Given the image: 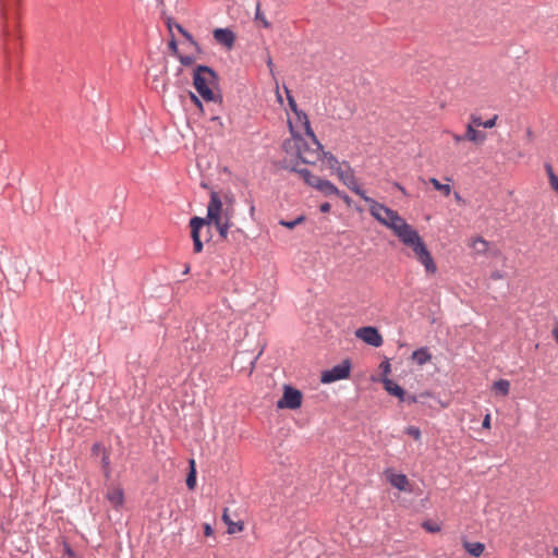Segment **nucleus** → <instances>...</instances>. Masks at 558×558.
Returning <instances> with one entry per match:
<instances>
[{
  "label": "nucleus",
  "mask_w": 558,
  "mask_h": 558,
  "mask_svg": "<svg viewBox=\"0 0 558 558\" xmlns=\"http://www.w3.org/2000/svg\"><path fill=\"white\" fill-rule=\"evenodd\" d=\"M371 215L381 225L388 227L405 245L412 248L416 259L424 266L426 274L435 275L437 266L418 232L409 225L396 210L366 196Z\"/></svg>",
  "instance_id": "nucleus-1"
},
{
  "label": "nucleus",
  "mask_w": 558,
  "mask_h": 558,
  "mask_svg": "<svg viewBox=\"0 0 558 558\" xmlns=\"http://www.w3.org/2000/svg\"><path fill=\"white\" fill-rule=\"evenodd\" d=\"M234 216V199L233 197L226 196L225 201L221 199L219 193L213 191L207 206V217H193L190 220L191 236L193 240L194 253L203 251V242L201 240V231L203 228L208 227L210 223L231 222Z\"/></svg>",
  "instance_id": "nucleus-2"
},
{
  "label": "nucleus",
  "mask_w": 558,
  "mask_h": 558,
  "mask_svg": "<svg viewBox=\"0 0 558 558\" xmlns=\"http://www.w3.org/2000/svg\"><path fill=\"white\" fill-rule=\"evenodd\" d=\"M308 138L310 143L301 135H294L283 142L282 149L286 154L282 160L283 168L292 171V167L296 168L299 162L315 165L323 159V145L316 135L308 136Z\"/></svg>",
  "instance_id": "nucleus-3"
},
{
  "label": "nucleus",
  "mask_w": 558,
  "mask_h": 558,
  "mask_svg": "<svg viewBox=\"0 0 558 558\" xmlns=\"http://www.w3.org/2000/svg\"><path fill=\"white\" fill-rule=\"evenodd\" d=\"M193 85L205 101L222 102V97L215 94L218 85L216 72L207 65H197L193 74Z\"/></svg>",
  "instance_id": "nucleus-4"
},
{
  "label": "nucleus",
  "mask_w": 558,
  "mask_h": 558,
  "mask_svg": "<svg viewBox=\"0 0 558 558\" xmlns=\"http://www.w3.org/2000/svg\"><path fill=\"white\" fill-rule=\"evenodd\" d=\"M292 171L299 173V175L303 179L305 184L316 189L325 196L337 195L339 193V189L332 182L312 174L308 169H299L292 167Z\"/></svg>",
  "instance_id": "nucleus-5"
},
{
  "label": "nucleus",
  "mask_w": 558,
  "mask_h": 558,
  "mask_svg": "<svg viewBox=\"0 0 558 558\" xmlns=\"http://www.w3.org/2000/svg\"><path fill=\"white\" fill-rule=\"evenodd\" d=\"M303 395L299 389L289 385L283 387V395L277 402L278 409L296 410L302 405Z\"/></svg>",
  "instance_id": "nucleus-6"
},
{
  "label": "nucleus",
  "mask_w": 558,
  "mask_h": 558,
  "mask_svg": "<svg viewBox=\"0 0 558 558\" xmlns=\"http://www.w3.org/2000/svg\"><path fill=\"white\" fill-rule=\"evenodd\" d=\"M288 123L291 136L301 135L300 132L304 131L305 135L314 137V131L312 130L308 117L304 111L300 110L294 113L293 118H290Z\"/></svg>",
  "instance_id": "nucleus-7"
},
{
  "label": "nucleus",
  "mask_w": 558,
  "mask_h": 558,
  "mask_svg": "<svg viewBox=\"0 0 558 558\" xmlns=\"http://www.w3.org/2000/svg\"><path fill=\"white\" fill-rule=\"evenodd\" d=\"M337 175L345 186H348L353 193L359 195L362 199H364L367 196L365 191L357 183V180L354 175V171L349 165L345 166V169L338 167Z\"/></svg>",
  "instance_id": "nucleus-8"
},
{
  "label": "nucleus",
  "mask_w": 558,
  "mask_h": 558,
  "mask_svg": "<svg viewBox=\"0 0 558 558\" xmlns=\"http://www.w3.org/2000/svg\"><path fill=\"white\" fill-rule=\"evenodd\" d=\"M351 363L349 360H344L342 363L335 365L332 368L323 372L322 383L329 384L337 380L345 379L350 376Z\"/></svg>",
  "instance_id": "nucleus-9"
},
{
  "label": "nucleus",
  "mask_w": 558,
  "mask_h": 558,
  "mask_svg": "<svg viewBox=\"0 0 558 558\" xmlns=\"http://www.w3.org/2000/svg\"><path fill=\"white\" fill-rule=\"evenodd\" d=\"M355 336L374 348H379L384 342L383 336L379 333L378 329L372 326L356 329Z\"/></svg>",
  "instance_id": "nucleus-10"
},
{
  "label": "nucleus",
  "mask_w": 558,
  "mask_h": 558,
  "mask_svg": "<svg viewBox=\"0 0 558 558\" xmlns=\"http://www.w3.org/2000/svg\"><path fill=\"white\" fill-rule=\"evenodd\" d=\"M213 36L218 44L225 46L228 49H231L235 41V35L229 28H216L213 32Z\"/></svg>",
  "instance_id": "nucleus-11"
},
{
  "label": "nucleus",
  "mask_w": 558,
  "mask_h": 558,
  "mask_svg": "<svg viewBox=\"0 0 558 558\" xmlns=\"http://www.w3.org/2000/svg\"><path fill=\"white\" fill-rule=\"evenodd\" d=\"M385 474L387 476L388 482L393 486L395 488L399 490H407L409 486V480L405 474L402 473H393L392 470L388 469L385 471Z\"/></svg>",
  "instance_id": "nucleus-12"
},
{
  "label": "nucleus",
  "mask_w": 558,
  "mask_h": 558,
  "mask_svg": "<svg viewBox=\"0 0 558 558\" xmlns=\"http://www.w3.org/2000/svg\"><path fill=\"white\" fill-rule=\"evenodd\" d=\"M106 499L110 502V505L114 509H117V510L120 509L124 502L123 489L119 486L109 488L106 494Z\"/></svg>",
  "instance_id": "nucleus-13"
},
{
  "label": "nucleus",
  "mask_w": 558,
  "mask_h": 558,
  "mask_svg": "<svg viewBox=\"0 0 558 558\" xmlns=\"http://www.w3.org/2000/svg\"><path fill=\"white\" fill-rule=\"evenodd\" d=\"M462 545L468 554L476 558L481 557L485 550V544L481 542H469L466 538H463Z\"/></svg>",
  "instance_id": "nucleus-14"
},
{
  "label": "nucleus",
  "mask_w": 558,
  "mask_h": 558,
  "mask_svg": "<svg viewBox=\"0 0 558 558\" xmlns=\"http://www.w3.org/2000/svg\"><path fill=\"white\" fill-rule=\"evenodd\" d=\"M222 521L228 525V533L234 534L244 530V523L242 521L234 522L228 514V508H225L222 513Z\"/></svg>",
  "instance_id": "nucleus-15"
},
{
  "label": "nucleus",
  "mask_w": 558,
  "mask_h": 558,
  "mask_svg": "<svg viewBox=\"0 0 558 558\" xmlns=\"http://www.w3.org/2000/svg\"><path fill=\"white\" fill-rule=\"evenodd\" d=\"M465 138L466 141L473 142L475 144H481L486 140V134L477 131L473 128V124H468L465 129Z\"/></svg>",
  "instance_id": "nucleus-16"
},
{
  "label": "nucleus",
  "mask_w": 558,
  "mask_h": 558,
  "mask_svg": "<svg viewBox=\"0 0 558 558\" xmlns=\"http://www.w3.org/2000/svg\"><path fill=\"white\" fill-rule=\"evenodd\" d=\"M470 246L478 255H485L489 250V242L482 236H475L471 240Z\"/></svg>",
  "instance_id": "nucleus-17"
},
{
  "label": "nucleus",
  "mask_w": 558,
  "mask_h": 558,
  "mask_svg": "<svg viewBox=\"0 0 558 558\" xmlns=\"http://www.w3.org/2000/svg\"><path fill=\"white\" fill-rule=\"evenodd\" d=\"M385 389L392 396L398 397L400 400H403L404 398V390L402 387H400L398 384L392 381L391 379H384L383 380Z\"/></svg>",
  "instance_id": "nucleus-18"
},
{
  "label": "nucleus",
  "mask_w": 558,
  "mask_h": 558,
  "mask_svg": "<svg viewBox=\"0 0 558 558\" xmlns=\"http://www.w3.org/2000/svg\"><path fill=\"white\" fill-rule=\"evenodd\" d=\"M412 359L418 364L424 365L432 360V354L427 348H420L412 353Z\"/></svg>",
  "instance_id": "nucleus-19"
},
{
  "label": "nucleus",
  "mask_w": 558,
  "mask_h": 558,
  "mask_svg": "<svg viewBox=\"0 0 558 558\" xmlns=\"http://www.w3.org/2000/svg\"><path fill=\"white\" fill-rule=\"evenodd\" d=\"M15 2L16 0H0V16L3 21L9 20Z\"/></svg>",
  "instance_id": "nucleus-20"
},
{
  "label": "nucleus",
  "mask_w": 558,
  "mask_h": 558,
  "mask_svg": "<svg viewBox=\"0 0 558 558\" xmlns=\"http://www.w3.org/2000/svg\"><path fill=\"white\" fill-rule=\"evenodd\" d=\"M493 390L497 393L506 397L509 395L510 383L507 379H499L493 384Z\"/></svg>",
  "instance_id": "nucleus-21"
},
{
  "label": "nucleus",
  "mask_w": 558,
  "mask_h": 558,
  "mask_svg": "<svg viewBox=\"0 0 558 558\" xmlns=\"http://www.w3.org/2000/svg\"><path fill=\"white\" fill-rule=\"evenodd\" d=\"M101 468H102V472H104V475L107 480L110 478L111 476V462H110V452L109 450L108 451H104V453L101 454Z\"/></svg>",
  "instance_id": "nucleus-22"
},
{
  "label": "nucleus",
  "mask_w": 558,
  "mask_h": 558,
  "mask_svg": "<svg viewBox=\"0 0 558 558\" xmlns=\"http://www.w3.org/2000/svg\"><path fill=\"white\" fill-rule=\"evenodd\" d=\"M186 486L189 489H194L196 486V470L195 461L193 459L190 460V472L186 477Z\"/></svg>",
  "instance_id": "nucleus-23"
},
{
  "label": "nucleus",
  "mask_w": 558,
  "mask_h": 558,
  "mask_svg": "<svg viewBox=\"0 0 558 558\" xmlns=\"http://www.w3.org/2000/svg\"><path fill=\"white\" fill-rule=\"evenodd\" d=\"M545 170L548 175L550 187L558 193V177L555 174L550 163L545 165Z\"/></svg>",
  "instance_id": "nucleus-24"
},
{
  "label": "nucleus",
  "mask_w": 558,
  "mask_h": 558,
  "mask_svg": "<svg viewBox=\"0 0 558 558\" xmlns=\"http://www.w3.org/2000/svg\"><path fill=\"white\" fill-rule=\"evenodd\" d=\"M175 28L196 50H199L198 43L190 32H187L181 24H175Z\"/></svg>",
  "instance_id": "nucleus-25"
},
{
  "label": "nucleus",
  "mask_w": 558,
  "mask_h": 558,
  "mask_svg": "<svg viewBox=\"0 0 558 558\" xmlns=\"http://www.w3.org/2000/svg\"><path fill=\"white\" fill-rule=\"evenodd\" d=\"M429 182L434 189L441 192L444 196H449L451 194V186L449 184H442L436 178H430Z\"/></svg>",
  "instance_id": "nucleus-26"
},
{
  "label": "nucleus",
  "mask_w": 558,
  "mask_h": 558,
  "mask_svg": "<svg viewBox=\"0 0 558 558\" xmlns=\"http://www.w3.org/2000/svg\"><path fill=\"white\" fill-rule=\"evenodd\" d=\"M220 235L221 239L226 240L228 238L229 229L232 226L231 222H219L214 225Z\"/></svg>",
  "instance_id": "nucleus-27"
},
{
  "label": "nucleus",
  "mask_w": 558,
  "mask_h": 558,
  "mask_svg": "<svg viewBox=\"0 0 558 558\" xmlns=\"http://www.w3.org/2000/svg\"><path fill=\"white\" fill-rule=\"evenodd\" d=\"M422 527L429 533H438L441 530L439 523L427 520L422 523Z\"/></svg>",
  "instance_id": "nucleus-28"
},
{
  "label": "nucleus",
  "mask_w": 558,
  "mask_h": 558,
  "mask_svg": "<svg viewBox=\"0 0 558 558\" xmlns=\"http://www.w3.org/2000/svg\"><path fill=\"white\" fill-rule=\"evenodd\" d=\"M305 221V216L301 215L296 217L294 220L287 221V220H280L279 223L288 229H294L298 225H301Z\"/></svg>",
  "instance_id": "nucleus-29"
},
{
  "label": "nucleus",
  "mask_w": 558,
  "mask_h": 558,
  "mask_svg": "<svg viewBox=\"0 0 558 558\" xmlns=\"http://www.w3.org/2000/svg\"><path fill=\"white\" fill-rule=\"evenodd\" d=\"M323 158L327 160L331 169H335L339 165L338 159L331 153L324 151Z\"/></svg>",
  "instance_id": "nucleus-30"
},
{
  "label": "nucleus",
  "mask_w": 558,
  "mask_h": 558,
  "mask_svg": "<svg viewBox=\"0 0 558 558\" xmlns=\"http://www.w3.org/2000/svg\"><path fill=\"white\" fill-rule=\"evenodd\" d=\"M405 434H408L409 436H411L415 440H420L421 439V430L416 426H413V425L408 426L405 428Z\"/></svg>",
  "instance_id": "nucleus-31"
},
{
  "label": "nucleus",
  "mask_w": 558,
  "mask_h": 558,
  "mask_svg": "<svg viewBox=\"0 0 558 558\" xmlns=\"http://www.w3.org/2000/svg\"><path fill=\"white\" fill-rule=\"evenodd\" d=\"M104 451H108V449L101 442H95L92 446V454L93 456H101Z\"/></svg>",
  "instance_id": "nucleus-32"
},
{
  "label": "nucleus",
  "mask_w": 558,
  "mask_h": 558,
  "mask_svg": "<svg viewBox=\"0 0 558 558\" xmlns=\"http://www.w3.org/2000/svg\"><path fill=\"white\" fill-rule=\"evenodd\" d=\"M182 65L189 66L192 65L195 62V58L193 56H183L178 54L177 57Z\"/></svg>",
  "instance_id": "nucleus-33"
},
{
  "label": "nucleus",
  "mask_w": 558,
  "mask_h": 558,
  "mask_svg": "<svg viewBox=\"0 0 558 558\" xmlns=\"http://www.w3.org/2000/svg\"><path fill=\"white\" fill-rule=\"evenodd\" d=\"M484 121H482L480 116L471 114L470 117V123L473 124V128H480L483 126Z\"/></svg>",
  "instance_id": "nucleus-34"
},
{
  "label": "nucleus",
  "mask_w": 558,
  "mask_h": 558,
  "mask_svg": "<svg viewBox=\"0 0 558 558\" xmlns=\"http://www.w3.org/2000/svg\"><path fill=\"white\" fill-rule=\"evenodd\" d=\"M287 96H288L289 107L292 110L293 114L296 113L298 111H300L298 109V106H296V102H295L294 98L290 95L289 90H287Z\"/></svg>",
  "instance_id": "nucleus-35"
},
{
  "label": "nucleus",
  "mask_w": 558,
  "mask_h": 558,
  "mask_svg": "<svg viewBox=\"0 0 558 558\" xmlns=\"http://www.w3.org/2000/svg\"><path fill=\"white\" fill-rule=\"evenodd\" d=\"M497 120H498V116H497V114H494V116H493V118H490V119H488V120L484 121V123H483V128H485V129H492V128H494V126L496 125Z\"/></svg>",
  "instance_id": "nucleus-36"
},
{
  "label": "nucleus",
  "mask_w": 558,
  "mask_h": 558,
  "mask_svg": "<svg viewBox=\"0 0 558 558\" xmlns=\"http://www.w3.org/2000/svg\"><path fill=\"white\" fill-rule=\"evenodd\" d=\"M168 46H169V49L172 51V53L175 57H178V54H180L179 53V49H178V44H177V41H175L173 36L171 37V40L169 41Z\"/></svg>",
  "instance_id": "nucleus-37"
},
{
  "label": "nucleus",
  "mask_w": 558,
  "mask_h": 558,
  "mask_svg": "<svg viewBox=\"0 0 558 558\" xmlns=\"http://www.w3.org/2000/svg\"><path fill=\"white\" fill-rule=\"evenodd\" d=\"M445 133H448L452 136L453 141L458 144L462 141H466L465 138V134L464 135H460V134H457V133H453L451 131H445Z\"/></svg>",
  "instance_id": "nucleus-38"
},
{
  "label": "nucleus",
  "mask_w": 558,
  "mask_h": 558,
  "mask_svg": "<svg viewBox=\"0 0 558 558\" xmlns=\"http://www.w3.org/2000/svg\"><path fill=\"white\" fill-rule=\"evenodd\" d=\"M341 198L348 206H351V198L348 194L339 190V193L336 195Z\"/></svg>",
  "instance_id": "nucleus-39"
},
{
  "label": "nucleus",
  "mask_w": 558,
  "mask_h": 558,
  "mask_svg": "<svg viewBox=\"0 0 558 558\" xmlns=\"http://www.w3.org/2000/svg\"><path fill=\"white\" fill-rule=\"evenodd\" d=\"M483 428L490 429V414L487 413L482 422Z\"/></svg>",
  "instance_id": "nucleus-40"
},
{
  "label": "nucleus",
  "mask_w": 558,
  "mask_h": 558,
  "mask_svg": "<svg viewBox=\"0 0 558 558\" xmlns=\"http://www.w3.org/2000/svg\"><path fill=\"white\" fill-rule=\"evenodd\" d=\"M330 208H331V206H330V204H329V203H323V204H320V206H319V210H320V213H324V214L329 213V211H330Z\"/></svg>",
  "instance_id": "nucleus-41"
},
{
  "label": "nucleus",
  "mask_w": 558,
  "mask_h": 558,
  "mask_svg": "<svg viewBox=\"0 0 558 558\" xmlns=\"http://www.w3.org/2000/svg\"><path fill=\"white\" fill-rule=\"evenodd\" d=\"M204 534H205L206 536H211V535L214 534V530H213V527L210 526V524L206 523V524L204 525Z\"/></svg>",
  "instance_id": "nucleus-42"
},
{
  "label": "nucleus",
  "mask_w": 558,
  "mask_h": 558,
  "mask_svg": "<svg viewBox=\"0 0 558 558\" xmlns=\"http://www.w3.org/2000/svg\"><path fill=\"white\" fill-rule=\"evenodd\" d=\"M380 367L383 368V372L385 374H388L390 372V363L388 361H384L381 364H380Z\"/></svg>",
  "instance_id": "nucleus-43"
},
{
  "label": "nucleus",
  "mask_w": 558,
  "mask_h": 558,
  "mask_svg": "<svg viewBox=\"0 0 558 558\" xmlns=\"http://www.w3.org/2000/svg\"><path fill=\"white\" fill-rule=\"evenodd\" d=\"M191 99L192 101L199 108L202 109L203 108V104L202 101L198 99L197 96H195L194 94H191Z\"/></svg>",
  "instance_id": "nucleus-44"
},
{
  "label": "nucleus",
  "mask_w": 558,
  "mask_h": 558,
  "mask_svg": "<svg viewBox=\"0 0 558 558\" xmlns=\"http://www.w3.org/2000/svg\"><path fill=\"white\" fill-rule=\"evenodd\" d=\"M166 24L169 28V32L172 33V27H175V22H173V20L171 17H168L167 21H166Z\"/></svg>",
  "instance_id": "nucleus-45"
},
{
  "label": "nucleus",
  "mask_w": 558,
  "mask_h": 558,
  "mask_svg": "<svg viewBox=\"0 0 558 558\" xmlns=\"http://www.w3.org/2000/svg\"><path fill=\"white\" fill-rule=\"evenodd\" d=\"M553 336L558 343V323L555 325V327L553 329Z\"/></svg>",
  "instance_id": "nucleus-46"
},
{
  "label": "nucleus",
  "mask_w": 558,
  "mask_h": 558,
  "mask_svg": "<svg viewBox=\"0 0 558 558\" xmlns=\"http://www.w3.org/2000/svg\"><path fill=\"white\" fill-rule=\"evenodd\" d=\"M396 187H397L399 191H401V193H402V194H407L405 189H404L402 185H400L399 183H396Z\"/></svg>",
  "instance_id": "nucleus-47"
},
{
  "label": "nucleus",
  "mask_w": 558,
  "mask_h": 558,
  "mask_svg": "<svg viewBox=\"0 0 558 558\" xmlns=\"http://www.w3.org/2000/svg\"><path fill=\"white\" fill-rule=\"evenodd\" d=\"M267 65H268V68H269V70H270V72H272L274 63H272L271 58H268Z\"/></svg>",
  "instance_id": "nucleus-48"
},
{
  "label": "nucleus",
  "mask_w": 558,
  "mask_h": 558,
  "mask_svg": "<svg viewBox=\"0 0 558 558\" xmlns=\"http://www.w3.org/2000/svg\"><path fill=\"white\" fill-rule=\"evenodd\" d=\"M190 270H191V267L189 264H186L184 267V270H183V275H187L190 272Z\"/></svg>",
  "instance_id": "nucleus-49"
},
{
  "label": "nucleus",
  "mask_w": 558,
  "mask_h": 558,
  "mask_svg": "<svg viewBox=\"0 0 558 558\" xmlns=\"http://www.w3.org/2000/svg\"><path fill=\"white\" fill-rule=\"evenodd\" d=\"M492 278H493V279H500V278H501V275H500L499 272H494V274L492 275Z\"/></svg>",
  "instance_id": "nucleus-50"
},
{
  "label": "nucleus",
  "mask_w": 558,
  "mask_h": 558,
  "mask_svg": "<svg viewBox=\"0 0 558 558\" xmlns=\"http://www.w3.org/2000/svg\"><path fill=\"white\" fill-rule=\"evenodd\" d=\"M454 195H456V198H457L458 201H460V199H461V197H460V195H459L458 193H456Z\"/></svg>",
  "instance_id": "nucleus-51"
},
{
  "label": "nucleus",
  "mask_w": 558,
  "mask_h": 558,
  "mask_svg": "<svg viewBox=\"0 0 558 558\" xmlns=\"http://www.w3.org/2000/svg\"><path fill=\"white\" fill-rule=\"evenodd\" d=\"M555 555L558 557V547L555 548Z\"/></svg>",
  "instance_id": "nucleus-52"
}]
</instances>
